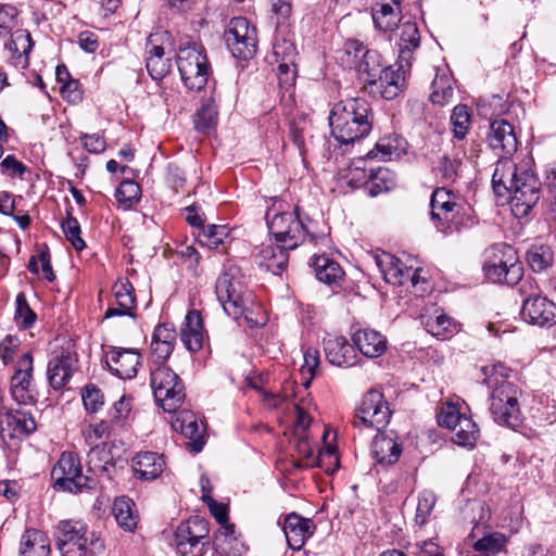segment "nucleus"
I'll list each match as a JSON object with an SVG mask.
<instances>
[{
	"instance_id": "0e129e2a",
	"label": "nucleus",
	"mask_w": 556,
	"mask_h": 556,
	"mask_svg": "<svg viewBox=\"0 0 556 556\" xmlns=\"http://www.w3.org/2000/svg\"><path fill=\"white\" fill-rule=\"evenodd\" d=\"M273 53L275 56V61H288L295 62L298 52L294 43L288 39H280L274 43Z\"/></svg>"
},
{
	"instance_id": "9d476101",
	"label": "nucleus",
	"mask_w": 556,
	"mask_h": 556,
	"mask_svg": "<svg viewBox=\"0 0 556 556\" xmlns=\"http://www.w3.org/2000/svg\"><path fill=\"white\" fill-rule=\"evenodd\" d=\"M392 412L383 394L377 390H370L363 396L356 407L353 417V427L363 429H384L391 418Z\"/></svg>"
},
{
	"instance_id": "1a4fd4ad",
	"label": "nucleus",
	"mask_w": 556,
	"mask_h": 556,
	"mask_svg": "<svg viewBox=\"0 0 556 556\" xmlns=\"http://www.w3.org/2000/svg\"><path fill=\"white\" fill-rule=\"evenodd\" d=\"M177 66L185 86L199 91L207 83L210 65L202 46L190 42L179 48Z\"/></svg>"
},
{
	"instance_id": "c85d7f7f",
	"label": "nucleus",
	"mask_w": 556,
	"mask_h": 556,
	"mask_svg": "<svg viewBox=\"0 0 556 556\" xmlns=\"http://www.w3.org/2000/svg\"><path fill=\"white\" fill-rule=\"evenodd\" d=\"M166 466L163 455L155 452H141L132 458V469L141 480H154L159 478Z\"/></svg>"
},
{
	"instance_id": "aec40b11",
	"label": "nucleus",
	"mask_w": 556,
	"mask_h": 556,
	"mask_svg": "<svg viewBox=\"0 0 556 556\" xmlns=\"http://www.w3.org/2000/svg\"><path fill=\"white\" fill-rule=\"evenodd\" d=\"M214 533V546L222 556H244L248 546L237 532L235 523H218Z\"/></svg>"
},
{
	"instance_id": "423d86ee",
	"label": "nucleus",
	"mask_w": 556,
	"mask_h": 556,
	"mask_svg": "<svg viewBox=\"0 0 556 556\" xmlns=\"http://www.w3.org/2000/svg\"><path fill=\"white\" fill-rule=\"evenodd\" d=\"M58 548L62 556H86L100 553L104 544L100 535L86 523H62Z\"/></svg>"
},
{
	"instance_id": "5701e85b",
	"label": "nucleus",
	"mask_w": 556,
	"mask_h": 556,
	"mask_svg": "<svg viewBox=\"0 0 556 556\" xmlns=\"http://www.w3.org/2000/svg\"><path fill=\"white\" fill-rule=\"evenodd\" d=\"M177 341L175 327L170 324H161L154 328L151 340V355L153 361L163 365L172 355Z\"/></svg>"
},
{
	"instance_id": "4be33fe9",
	"label": "nucleus",
	"mask_w": 556,
	"mask_h": 556,
	"mask_svg": "<svg viewBox=\"0 0 556 556\" xmlns=\"http://www.w3.org/2000/svg\"><path fill=\"white\" fill-rule=\"evenodd\" d=\"M324 351L328 362L334 366L351 367L356 364V351L343 336H328L325 338Z\"/></svg>"
},
{
	"instance_id": "49530a36",
	"label": "nucleus",
	"mask_w": 556,
	"mask_h": 556,
	"mask_svg": "<svg viewBox=\"0 0 556 556\" xmlns=\"http://www.w3.org/2000/svg\"><path fill=\"white\" fill-rule=\"evenodd\" d=\"M527 262L535 273L544 271L554 262V253L547 245H533L527 252Z\"/></svg>"
},
{
	"instance_id": "473e14b6",
	"label": "nucleus",
	"mask_w": 556,
	"mask_h": 556,
	"mask_svg": "<svg viewBox=\"0 0 556 556\" xmlns=\"http://www.w3.org/2000/svg\"><path fill=\"white\" fill-rule=\"evenodd\" d=\"M20 556H50V540L41 530L29 528L21 538Z\"/></svg>"
},
{
	"instance_id": "c9c22d12",
	"label": "nucleus",
	"mask_w": 556,
	"mask_h": 556,
	"mask_svg": "<svg viewBox=\"0 0 556 556\" xmlns=\"http://www.w3.org/2000/svg\"><path fill=\"white\" fill-rule=\"evenodd\" d=\"M312 266L316 278L326 285L338 283L344 277L340 264L327 255L314 256Z\"/></svg>"
},
{
	"instance_id": "4d7b16f0",
	"label": "nucleus",
	"mask_w": 556,
	"mask_h": 556,
	"mask_svg": "<svg viewBox=\"0 0 556 556\" xmlns=\"http://www.w3.org/2000/svg\"><path fill=\"white\" fill-rule=\"evenodd\" d=\"M118 429L110 420H101L96 425L89 426L85 432V440L89 445H93L97 440H105L116 434Z\"/></svg>"
},
{
	"instance_id": "79ce46f5",
	"label": "nucleus",
	"mask_w": 556,
	"mask_h": 556,
	"mask_svg": "<svg viewBox=\"0 0 556 556\" xmlns=\"http://www.w3.org/2000/svg\"><path fill=\"white\" fill-rule=\"evenodd\" d=\"M382 65L381 54L377 50L368 49L366 47L356 71L364 75V80L370 85L376 81V77L383 68Z\"/></svg>"
},
{
	"instance_id": "2eb2a0df",
	"label": "nucleus",
	"mask_w": 556,
	"mask_h": 556,
	"mask_svg": "<svg viewBox=\"0 0 556 556\" xmlns=\"http://www.w3.org/2000/svg\"><path fill=\"white\" fill-rule=\"evenodd\" d=\"M522 319L539 327H552L556 325V305L545 296L530 295L522 301Z\"/></svg>"
},
{
	"instance_id": "603ef678",
	"label": "nucleus",
	"mask_w": 556,
	"mask_h": 556,
	"mask_svg": "<svg viewBox=\"0 0 556 556\" xmlns=\"http://www.w3.org/2000/svg\"><path fill=\"white\" fill-rule=\"evenodd\" d=\"M319 366V352L314 348H307L303 353V364L301 366L302 384L307 389Z\"/></svg>"
},
{
	"instance_id": "f03ea898",
	"label": "nucleus",
	"mask_w": 556,
	"mask_h": 556,
	"mask_svg": "<svg viewBox=\"0 0 556 556\" xmlns=\"http://www.w3.org/2000/svg\"><path fill=\"white\" fill-rule=\"evenodd\" d=\"M510 370L502 363L481 367L482 383L490 390L489 410L500 426L518 429L525 417L520 408L521 391L508 380Z\"/></svg>"
},
{
	"instance_id": "e433bc0d",
	"label": "nucleus",
	"mask_w": 556,
	"mask_h": 556,
	"mask_svg": "<svg viewBox=\"0 0 556 556\" xmlns=\"http://www.w3.org/2000/svg\"><path fill=\"white\" fill-rule=\"evenodd\" d=\"M88 470L97 476L106 475L111 478V471L114 470V464L105 444H96L88 453Z\"/></svg>"
},
{
	"instance_id": "9b49d317",
	"label": "nucleus",
	"mask_w": 556,
	"mask_h": 556,
	"mask_svg": "<svg viewBox=\"0 0 556 556\" xmlns=\"http://www.w3.org/2000/svg\"><path fill=\"white\" fill-rule=\"evenodd\" d=\"M52 477L56 485L73 493L96 486L92 478L83 475L80 459L73 452L61 454L60 459L52 469Z\"/></svg>"
},
{
	"instance_id": "338daca9",
	"label": "nucleus",
	"mask_w": 556,
	"mask_h": 556,
	"mask_svg": "<svg viewBox=\"0 0 556 556\" xmlns=\"http://www.w3.org/2000/svg\"><path fill=\"white\" fill-rule=\"evenodd\" d=\"M85 408L94 413L103 405V394L96 386H86L81 392Z\"/></svg>"
},
{
	"instance_id": "c03bdc74",
	"label": "nucleus",
	"mask_w": 556,
	"mask_h": 556,
	"mask_svg": "<svg viewBox=\"0 0 556 556\" xmlns=\"http://www.w3.org/2000/svg\"><path fill=\"white\" fill-rule=\"evenodd\" d=\"M393 186L394 175L389 169L379 167L376 172H371L364 187L370 197H377L389 191Z\"/></svg>"
},
{
	"instance_id": "72a5a7b5",
	"label": "nucleus",
	"mask_w": 556,
	"mask_h": 556,
	"mask_svg": "<svg viewBox=\"0 0 556 556\" xmlns=\"http://www.w3.org/2000/svg\"><path fill=\"white\" fill-rule=\"evenodd\" d=\"M164 48L155 45L152 36L147 45L146 67L154 80L164 78L170 71V59L164 56Z\"/></svg>"
},
{
	"instance_id": "6ab92c4d",
	"label": "nucleus",
	"mask_w": 556,
	"mask_h": 556,
	"mask_svg": "<svg viewBox=\"0 0 556 556\" xmlns=\"http://www.w3.org/2000/svg\"><path fill=\"white\" fill-rule=\"evenodd\" d=\"M76 362V355L68 350L62 349L54 353L47 367L48 380L54 390H61L65 387L72 377Z\"/></svg>"
},
{
	"instance_id": "ea45409f",
	"label": "nucleus",
	"mask_w": 556,
	"mask_h": 556,
	"mask_svg": "<svg viewBox=\"0 0 556 556\" xmlns=\"http://www.w3.org/2000/svg\"><path fill=\"white\" fill-rule=\"evenodd\" d=\"M365 49L366 47L358 39H348L337 51L336 59L342 67L356 70Z\"/></svg>"
},
{
	"instance_id": "c756f323",
	"label": "nucleus",
	"mask_w": 556,
	"mask_h": 556,
	"mask_svg": "<svg viewBox=\"0 0 556 556\" xmlns=\"http://www.w3.org/2000/svg\"><path fill=\"white\" fill-rule=\"evenodd\" d=\"M180 338L187 350L197 352L202 349L204 330L201 314L193 309L188 312L181 325Z\"/></svg>"
},
{
	"instance_id": "f257e3e1",
	"label": "nucleus",
	"mask_w": 556,
	"mask_h": 556,
	"mask_svg": "<svg viewBox=\"0 0 556 556\" xmlns=\"http://www.w3.org/2000/svg\"><path fill=\"white\" fill-rule=\"evenodd\" d=\"M493 190L498 197L509 195L513 214L527 216L541 198V182L526 165H517L510 157L496 162L492 176Z\"/></svg>"
},
{
	"instance_id": "052dcab7",
	"label": "nucleus",
	"mask_w": 556,
	"mask_h": 556,
	"mask_svg": "<svg viewBox=\"0 0 556 556\" xmlns=\"http://www.w3.org/2000/svg\"><path fill=\"white\" fill-rule=\"evenodd\" d=\"M426 328L432 336L444 338L446 334L453 332L454 324L447 315L441 313L435 317L428 318Z\"/></svg>"
},
{
	"instance_id": "5fc2aeb1",
	"label": "nucleus",
	"mask_w": 556,
	"mask_h": 556,
	"mask_svg": "<svg viewBox=\"0 0 556 556\" xmlns=\"http://www.w3.org/2000/svg\"><path fill=\"white\" fill-rule=\"evenodd\" d=\"M31 371L33 356L30 353H25L17 361L11 387H30Z\"/></svg>"
},
{
	"instance_id": "b1692460",
	"label": "nucleus",
	"mask_w": 556,
	"mask_h": 556,
	"mask_svg": "<svg viewBox=\"0 0 556 556\" xmlns=\"http://www.w3.org/2000/svg\"><path fill=\"white\" fill-rule=\"evenodd\" d=\"M289 250L281 243H263L255 254V260L260 267L274 275H280L288 264Z\"/></svg>"
},
{
	"instance_id": "774afa93",
	"label": "nucleus",
	"mask_w": 556,
	"mask_h": 556,
	"mask_svg": "<svg viewBox=\"0 0 556 556\" xmlns=\"http://www.w3.org/2000/svg\"><path fill=\"white\" fill-rule=\"evenodd\" d=\"M1 173L11 178H23L29 172L28 167L20 162L14 155H7L0 163Z\"/></svg>"
},
{
	"instance_id": "3c124183",
	"label": "nucleus",
	"mask_w": 556,
	"mask_h": 556,
	"mask_svg": "<svg viewBox=\"0 0 556 556\" xmlns=\"http://www.w3.org/2000/svg\"><path fill=\"white\" fill-rule=\"evenodd\" d=\"M229 237V229L225 225H211L203 230L200 242L208 249H218L226 243Z\"/></svg>"
},
{
	"instance_id": "f704fd0d",
	"label": "nucleus",
	"mask_w": 556,
	"mask_h": 556,
	"mask_svg": "<svg viewBox=\"0 0 556 556\" xmlns=\"http://www.w3.org/2000/svg\"><path fill=\"white\" fill-rule=\"evenodd\" d=\"M33 46L30 33L25 29L15 30L10 41L5 43V48L12 53L15 65H21L23 68L28 66V54Z\"/></svg>"
},
{
	"instance_id": "864d4df0",
	"label": "nucleus",
	"mask_w": 556,
	"mask_h": 556,
	"mask_svg": "<svg viewBox=\"0 0 556 556\" xmlns=\"http://www.w3.org/2000/svg\"><path fill=\"white\" fill-rule=\"evenodd\" d=\"M131 413V397L123 395L109 412L110 421L118 429H123Z\"/></svg>"
},
{
	"instance_id": "a19ab883",
	"label": "nucleus",
	"mask_w": 556,
	"mask_h": 556,
	"mask_svg": "<svg viewBox=\"0 0 556 556\" xmlns=\"http://www.w3.org/2000/svg\"><path fill=\"white\" fill-rule=\"evenodd\" d=\"M463 162L459 157H452L448 154H442L438 157L433 173L443 184H453L459 177V169Z\"/></svg>"
},
{
	"instance_id": "412c9836",
	"label": "nucleus",
	"mask_w": 556,
	"mask_h": 556,
	"mask_svg": "<svg viewBox=\"0 0 556 556\" xmlns=\"http://www.w3.org/2000/svg\"><path fill=\"white\" fill-rule=\"evenodd\" d=\"M492 150L503 153L500 159L509 157L517 150V137L514 127L504 119H495L490 125L488 136Z\"/></svg>"
},
{
	"instance_id": "bf43d9fd",
	"label": "nucleus",
	"mask_w": 556,
	"mask_h": 556,
	"mask_svg": "<svg viewBox=\"0 0 556 556\" xmlns=\"http://www.w3.org/2000/svg\"><path fill=\"white\" fill-rule=\"evenodd\" d=\"M141 195L140 186L134 180H123L116 189L115 198L119 203L131 205L139 201Z\"/></svg>"
},
{
	"instance_id": "20e7f679",
	"label": "nucleus",
	"mask_w": 556,
	"mask_h": 556,
	"mask_svg": "<svg viewBox=\"0 0 556 556\" xmlns=\"http://www.w3.org/2000/svg\"><path fill=\"white\" fill-rule=\"evenodd\" d=\"M430 218L434 228L450 235L475 224L469 206L457 202V197L445 187L437 188L430 199Z\"/></svg>"
},
{
	"instance_id": "13d9d810",
	"label": "nucleus",
	"mask_w": 556,
	"mask_h": 556,
	"mask_svg": "<svg viewBox=\"0 0 556 556\" xmlns=\"http://www.w3.org/2000/svg\"><path fill=\"white\" fill-rule=\"evenodd\" d=\"M372 21L377 28L392 30L397 23V13L391 4L386 3L372 13Z\"/></svg>"
},
{
	"instance_id": "680f3d73",
	"label": "nucleus",
	"mask_w": 556,
	"mask_h": 556,
	"mask_svg": "<svg viewBox=\"0 0 556 556\" xmlns=\"http://www.w3.org/2000/svg\"><path fill=\"white\" fill-rule=\"evenodd\" d=\"M437 502L435 494L432 491L425 490L418 496L415 521H426L430 516Z\"/></svg>"
},
{
	"instance_id": "69168bd1",
	"label": "nucleus",
	"mask_w": 556,
	"mask_h": 556,
	"mask_svg": "<svg viewBox=\"0 0 556 556\" xmlns=\"http://www.w3.org/2000/svg\"><path fill=\"white\" fill-rule=\"evenodd\" d=\"M134 507L135 503L132 500L126 496H122L114 501L112 513L116 521H128L129 519H134L136 517Z\"/></svg>"
},
{
	"instance_id": "7ed1b4c3",
	"label": "nucleus",
	"mask_w": 556,
	"mask_h": 556,
	"mask_svg": "<svg viewBox=\"0 0 556 556\" xmlns=\"http://www.w3.org/2000/svg\"><path fill=\"white\" fill-rule=\"evenodd\" d=\"M331 135L341 144H351L369 135L372 128L370 104L362 98L337 102L329 115Z\"/></svg>"
},
{
	"instance_id": "4468645a",
	"label": "nucleus",
	"mask_w": 556,
	"mask_h": 556,
	"mask_svg": "<svg viewBox=\"0 0 556 556\" xmlns=\"http://www.w3.org/2000/svg\"><path fill=\"white\" fill-rule=\"evenodd\" d=\"M208 523H179L175 531L177 549L182 556H201L208 543Z\"/></svg>"
},
{
	"instance_id": "8fccbe9b",
	"label": "nucleus",
	"mask_w": 556,
	"mask_h": 556,
	"mask_svg": "<svg viewBox=\"0 0 556 556\" xmlns=\"http://www.w3.org/2000/svg\"><path fill=\"white\" fill-rule=\"evenodd\" d=\"M62 231L76 251H81L86 248V242L81 238V228L77 218L72 215V207L66 210V218L61 223Z\"/></svg>"
},
{
	"instance_id": "4c0bfd02",
	"label": "nucleus",
	"mask_w": 556,
	"mask_h": 556,
	"mask_svg": "<svg viewBox=\"0 0 556 556\" xmlns=\"http://www.w3.org/2000/svg\"><path fill=\"white\" fill-rule=\"evenodd\" d=\"M508 538L500 532L484 533L480 539L472 543L475 552L480 556H496L504 552Z\"/></svg>"
},
{
	"instance_id": "bb28decb",
	"label": "nucleus",
	"mask_w": 556,
	"mask_h": 556,
	"mask_svg": "<svg viewBox=\"0 0 556 556\" xmlns=\"http://www.w3.org/2000/svg\"><path fill=\"white\" fill-rule=\"evenodd\" d=\"M406 140L400 135L392 134L380 138L366 156L369 160L388 162L400 159L406 153Z\"/></svg>"
},
{
	"instance_id": "58836bf2",
	"label": "nucleus",
	"mask_w": 556,
	"mask_h": 556,
	"mask_svg": "<svg viewBox=\"0 0 556 556\" xmlns=\"http://www.w3.org/2000/svg\"><path fill=\"white\" fill-rule=\"evenodd\" d=\"M283 533L289 547L300 551L316 530L315 523H283Z\"/></svg>"
},
{
	"instance_id": "7c9ffc66",
	"label": "nucleus",
	"mask_w": 556,
	"mask_h": 556,
	"mask_svg": "<svg viewBox=\"0 0 556 556\" xmlns=\"http://www.w3.org/2000/svg\"><path fill=\"white\" fill-rule=\"evenodd\" d=\"M374 258L376 266L388 283L403 285L409 277L408 268L394 255L382 252L376 254Z\"/></svg>"
},
{
	"instance_id": "0eeeda50",
	"label": "nucleus",
	"mask_w": 556,
	"mask_h": 556,
	"mask_svg": "<svg viewBox=\"0 0 556 556\" xmlns=\"http://www.w3.org/2000/svg\"><path fill=\"white\" fill-rule=\"evenodd\" d=\"M150 384L155 402L168 413L181 407L186 390L180 377L169 367L159 365L151 369Z\"/></svg>"
},
{
	"instance_id": "a878e982",
	"label": "nucleus",
	"mask_w": 556,
	"mask_h": 556,
	"mask_svg": "<svg viewBox=\"0 0 556 556\" xmlns=\"http://www.w3.org/2000/svg\"><path fill=\"white\" fill-rule=\"evenodd\" d=\"M402 454V445L392 433L378 431L371 443V455L378 464L393 465Z\"/></svg>"
},
{
	"instance_id": "cd10ccee",
	"label": "nucleus",
	"mask_w": 556,
	"mask_h": 556,
	"mask_svg": "<svg viewBox=\"0 0 556 556\" xmlns=\"http://www.w3.org/2000/svg\"><path fill=\"white\" fill-rule=\"evenodd\" d=\"M397 41L399 58L405 65H412L413 53L420 46V34L417 24L412 21H406L397 26Z\"/></svg>"
},
{
	"instance_id": "393cba45",
	"label": "nucleus",
	"mask_w": 556,
	"mask_h": 556,
	"mask_svg": "<svg viewBox=\"0 0 556 556\" xmlns=\"http://www.w3.org/2000/svg\"><path fill=\"white\" fill-rule=\"evenodd\" d=\"M173 428L180 432L185 438L190 439L187 448L199 453L204 446V429L199 425L195 416L190 412H181L173 421Z\"/></svg>"
},
{
	"instance_id": "6e6d98bb",
	"label": "nucleus",
	"mask_w": 556,
	"mask_h": 556,
	"mask_svg": "<svg viewBox=\"0 0 556 556\" xmlns=\"http://www.w3.org/2000/svg\"><path fill=\"white\" fill-rule=\"evenodd\" d=\"M116 304L123 307L124 313H131L136 308V296L129 281H119L113 286Z\"/></svg>"
},
{
	"instance_id": "e2e57ef3",
	"label": "nucleus",
	"mask_w": 556,
	"mask_h": 556,
	"mask_svg": "<svg viewBox=\"0 0 556 556\" xmlns=\"http://www.w3.org/2000/svg\"><path fill=\"white\" fill-rule=\"evenodd\" d=\"M15 303V319L20 321L24 328H29L36 320V314L29 307L26 296L23 293H18Z\"/></svg>"
},
{
	"instance_id": "09e8293b",
	"label": "nucleus",
	"mask_w": 556,
	"mask_h": 556,
	"mask_svg": "<svg viewBox=\"0 0 556 556\" xmlns=\"http://www.w3.org/2000/svg\"><path fill=\"white\" fill-rule=\"evenodd\" d=\"M451 125L454 137L463 140L471 125L470 109L465 104L456 105L451 114Z\"/></svg>"
},
{
	"instance_id": "de8ad7c7",
	"label": "nucleus",
	"mask_w": 556,
	"mask_h": 556,
	"mask_svg": "<svg viewBox=\"0 0 556 556\" xmlns=\"http://www.w3.org/2000/svg\"><path fill=\"white\" fill-rule=\"evenodd\" d=\"M217 118V105L213 99H208L195 114V129L201 132H208L216 126Z\"/></svg>"
},
{
	"instance_id": "dca6fc26",
	"label": "nucleus",
	"mask_w": 556,
	"mask_h": 556,
	"mask_svg": "<svg viewBox=\"0 0 556 556\" xmlns=\"http://www.w3.org/2000/svg\"><path fill=\"white\" fill-rule=\"evenodd\" d=\"M36 428L35 418L29 410L11 409L0 415V435L3 440L22 439L33 433Z\"/></svg>"
},
{
	"instance_id": "37998d69",
	"label": "nucleus",
	"mask_w": 556,
	"mask_h": 556,
	"mask_svg": "<svg viewBox=\"0 0 556 556\" xmlns=\"http://www.w3.org/2000/svg\"><path fill=\"white\" fill-rule=\"evenodd\" d=\"M479 437L477 424L466 415L453 430V442L463 447H473Z\"/></svg>"
},
{
	"instance_id": "6e6552de",
	"label": "nucleus",
	"mask_w": 556,
	"mask_h": 556,
	"mask_svg": "<svg viewBox=\"0 0 556 556\" xmlns=\"http://www.w3.org/2000/svg\"><path fill=\"white\" fill-rule=\"evenodd\" d=\"M267 225L269 233L277 243L285 248L295 249L304 242L306 237L309 241L316 242L317 236L309 232L307 226L300 218L298 208L294 212L275 213L273 216L267 213Z\"/></svg>"
},
{
	"instance_id": "2f4dec72",
	"label": "nucleus",
	"mask_w": 556,
	"mask_h": 556,
	"mask_svg": "<svg viewBox=\"0 0 556 556\" xmlns=\"http://www.w3.org/2000/svg\"><path fill=\"white\" fill-rule=\"evenodd\" d=\"M352 340L358 351L366 357H379L387 350V340L374 329H362L353 333Z\"/></svg>"
},
{
	"instance_id": "f3484780",
	"label": "nucleus",
	"mask_w": 556,
	"mask_h": 556,
	"mask_svg": "<svg viewBox=\"0 0 556 556\" xmlns=\"http://www.w3.org/2000/svg\"><path fill=\"white\" fill-rule=\"evenodd\" d=\"M404 64L405 62H401V59L397 58L394 65L383 67L376 77V81L370 84L376 87L383 99L393 100L404 88L405 75L412 66H404Z\"/></svg>"
},
{
	"instance_id": "a18cd8bd",
	"label": "nucleus",
	"mask_w": 556,
	"mask_h": 556,
	"mask_svg": "<svg viewBox=\"0 0 556 556\" xmlns=\"http://www.w3.org/2000/svg\"><path fill=\"white\" fill-rule=\"evenodd\" d=\"M454 90L450 75L437 73L431 84L430 100L433 104L445 105L453 98Z\"/></svg>"
},
{
	"instance_id": "f8f14e48",
	"label": "nucleus",
	"mask_w": 556,
	"mask_h": 556,
	"mask_svg": "<svg viewBox=\"0 0 556 556\" xmlns=\"http://www.w3.org/2000/svg\"><path fill=\"white\" fill-rule=\"evenodd\" d=\"M225 41L235 58L248 60L256 53V29L245 17H233L225 31Z\"/></svg>"
},
{
	"instance_id": "a211bd4d",
	"label": "nucleus",
	"mask_w": 556,
	"mask_h": 556,
	"mask_svg": "<svg viewBox=\"0 0 556 556\" xmlns=\"http://www.w3.org/2000/svg\"><path fill=\"white\" fill-rule=\"evenodd\" d=\"M105 363L110 371L121 379H132L141 365V354L137 349L111 348Z\"/></svg>"
},
{
	"instance_id": "39448f33",
	"label": "nucleus",
	"mask_w": 556,
	"mask_h": 556,
	"mask_svg": "<svg viewBox=\"0 0 556 556\" xmlns=\"http://www.w3.org/2000/svg\"><path fill=\"white\" fill-rule=\"evenodd\" d=\"M215 293L228 316L233 319L244 318L250 327L264 324V321L253 319L249 316L248 304L251 302V294L247 292L243 285L236 278L231 269L224 271L217 278Z\"/></svg>"
},
{
	"instance_id": "ddd939ff",
	"label": "nucleus",
	"mask_w": 556,
	"mask_h": 556,
	"mask_svg": "<svg viewBox=\"0 0 556 556\" xmlns=\"http://www.w3.org/2000/svg\"><path fill=\"white\" fill-rule=\"evenodd\" d=\"M501 254L500 257L494 255V260L484 265L485 276L492 282L514 286L522 278V264L511 245H503Z\"/></svg>"
}]
</instances>
